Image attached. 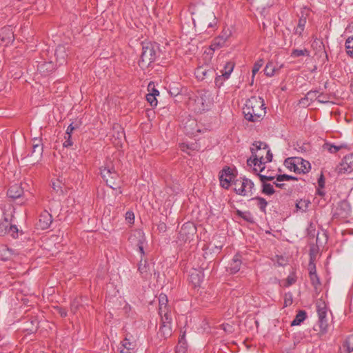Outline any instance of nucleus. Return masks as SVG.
Wrapping results in <instances>:
<instances>
[{"mask_svg": "<svg viewBox=\"0 0 353 353\" xmlns=\"http://www.w3.org/2000/svg\"><path fill=\"white\" fill-rule=\"evenodd\" d=\"M264 100L260 97H252L243 108L245 119L250 122L260 121L266 114Z\"/></svg>", "mask_w": 353, "mask_h": 353, "instance_id": "obj_1", "label": "nucleus"}, {"mask_svg": "<svg viewBox=\"0 0 353 353\" xmlns=\"http://www.w3.org/2000/svg\"><path fill=\"white\" fill-rule=\"evenodd\" d=\"M142 52L139 61L141 68H145L154 62L160 55V49L156 43L142 42Z\"/></svg>", "mask_w": 353, "mask_h": 353, "instance_id": "obj_2", "label": "nucleus"}, {"mask_svg": "<svg viewBox=\"0 0 353 353\" xmlns=\"http://www.w3.org/2000/svg\"><path fill=\"white\" fill-rule=\"evenodd\" d=\"M268 148V145L265 143L261 141H255L252 144V147L250 148L252 157L247 160V164L250 166L252 165L254 166L253 171L261 173L265 170V159L263 155L257 154L259 150L262 149L265 150Z\"/></svg>", "mask_w": 353, "mask_h": 353, "instance_id": "obj_3", "label": "nucleus"}, {"mask_svg": "<svg viewBox=\"0 0 353 353\" xmlns=\"http://www.w3.org/2000/svg\"><path fill=\"white\" fill-rule=\"evenodd\" d=\"M234 181V190L236 194L243 196H250L253 194L254 189V182L245 177L241 178Z\"/></svg>", "mask_w": 353, "mask_h": 353, "instance_id": "obj_4", "label": "nucleus"}, {"mask_svg": "<svg viewBox=\"0 0 353 353\" xmlns=\"http://www.w3.org/2000/svg\"><path fill=\"white\" fill-rule=\"evenodd\" d=\"M316 307L319 316L318 325L320 327V331L323 333L326 332L328 327L327 305L323 300L319 299L316 301Z\"/></svg>", "mask_w": 353, "mask_h": 353, "instance_id": "obj_5", "label": "nucleus"}, {"mask_svg": "<svg viewBox=\"0 0 353 353\" xmlns=\"http://www.w3.org/2000/svg\"><path fill=\"white\" fill-rule=\"evenodd\" d=\"M101 174L102 178L106 181L107 185L111 188L115 189L112 185L114 184V182H112L111 180L117 179L119 174L111 162L101 168Z\"/></svg>", "mask_w": 353, "mask_h": 353, "instance_id": "obj_6", "label": "nucleus"}, {"mask_svg": "<svg viewBox=\"0 0 353 353\" xmlns=\"http://www.w3.org/2000/svg\"><path fill=\"white\" fill-rule=\"evenodd\" d=\"M234 176L232 168L228 166L224 167L219 172V181L221 187L225 189H228Z\"/></svg>", "mask_w": 353, "mask_h": 353, "instance_id": "obj_7", "label": "nucleus"}, {"mask_svg": "<svg viewBox=\"0 0 353 353\" xmlns=\"http://www.w3.org/2000/svg\"><path fill=\"white\" fill-rule=\"evenodd\" d=\"M230 35V31L223 30L219 36L214 39L210 46L211 49L214 51L219 48L225 46Z\"/></svg>", "mask_w": 353, "mask_h": 353, "instance_id": "obj_8", "label": "nucleus"}, {"mask_svg": "<svg viewBox=\"0 0 353 353\" xmlns=\"http://www.w3.org/2000/svg\"><path fill=\"white\" fill-rule=\"evenodd\" d=\"M138 270L141 277L144 279H150L152 272H154V264H150L146 260L143 263V260L140 261Z\"/></svg>", "mask_w": 353, "mask_h": 353, "instance_id": "obj_9", "label": "nucleus"}, {"mask_svg": "<svg viewBox=\"0 0 353 353\" xmlns=\"http://www.w3.org/2000/svg\"><path fill=\"white\" fill-rule=\"evenodd\" d=\"M52 223V216L47 210H43L39 215V221L37 223V228L41 230L48 229Z\"/></svg>", "mask_w": 353, "mask_h": 353, "instance_id": "obj_10", "label": "nucleus"}, {"mask_svg": "<svg viewBox=\"0 0 353 353\" xmlns=\"http://www.w3.org/2000/svg\"><path fill=\"white\" fill-rule=\"evenodd\" d=\"M23 194L24 188L22 187L21 183H14L10 185L7 191L8 196L13 200L20 199Z\"/></svg>", "mask_w": 353, "mask_h": 353, "instance_id": "obj_11", "label": "nucleus"}, {"mask_svg": "<svg viewBox=\"0 0 353 353\" xmlns=\"http://www.w3.org/2000/svg\"><path fill=\"white\" fill-rule=\"evenodd\" d=\"M196 232V228L192 223H185L180 230V236L184 240H190Z\"/></svg>", "mask_w": 353, "mask_h": 353, "instance_id": "obj_12", "label": "nucleus"}, {"mask_svg": "<svg viewBox=\"0 0 353 353\" xmlns=\"http://www.w3.org/2000/svg\"><path fill=\"white\" fill-rule=\"evenodd\" d=\"M351 212V207L347 200L341 201L336 207L335 214L342 217L347 218Z\"/></svg>", "mask_w": 353, "mask_h": 353, "instance_id": "obj_13", "label": "nucleus"}, {"mask_svg": "<svg viewBox=\"0 0 353 353\" xmlns=\"http://www.w3.org/2000/svg\"><path fill=\"white\" fill-rule=\"evenodd\" d=\"M57 64L62 65L66 63L68 57L67 48L63 45H59L54 52Z\"/></svg>", "mask_w": 353, "mask_h": 353, "instance_id": "obj_14", "label": "nucleus"}, {"mask_svg": "<svg viewBox=\"0 0 353 353\" xmlns=\"http://www.w3.org/2000/svg\"><path fill=\"white\" fill-rule=\"evenodd\" d=\"M204 277L203 272L199 269H192L190 272L189 279L194 287L199 286Z\"/></svg>", "mask_w": 353, "mask_h": 353, "instance_id": "obj_15", "label": "nucleus"}, {"mask_svg": "<svg viewBox=\"0 0 353 353\" xmlns=\"http://www.w3.org/2000/svg\"><path fill=\"white\" fill-rule=\"evenodd\" d=\"M241 264V256L239 254H236L234 256L233 259L228 266L227 270L230 274H236L240 270Z\"/></svg>", "mask_w": 353, "mask_h": 353, "instance_id": "obj_16", "label": "nucleus"}, {"mask_svg": "<svg viewBox=\"0 0 353 353\" xmlns=\"http://www.w3.org/2000/svg\"><path fill=\"white\" fill-rule=\"evenodd\" d=\"M196 105L199 106L198 111L202 112L208 110L210 108V101L208 99H206L205 94H202L199 97H197L195 100Z\"/></svg>", "mask_w": 353, "mask_h": 353, "instance_id": "obj_17", "label": "nucleus"}, {"mask_svg": "<svg viewBox=\"0 0 353 353\" xmlns=\"http://www.w3.org/2000/svg\"><path fill=\"white\" fill-rule=\"evenodd\" d=\"M299 157H290L287 158L284 161V165L289 169L290 171H293L296 173L299 172Z\"/></svg>", "mask_w": 353, "mask_h": 353, "instance_id": "obj_18", "label": "nucleus"}, {"mask_svg": "<svg viewBox=\"0 0 353 353\" xmlns=\"http://www.w3.org/2000/svg\"><path fill=\"white\" fill-rule=\"evenodd\" d=\"M43 151V149L42 144H41V140L35 139L32 144L31 156H36L37 161H39L42 157Z\"/></svg>", "mask_w": 353, "mask_h": 353, "instance_id": "obj_19", "label": "nucleus"}, {"mask_svg": "<svg viewBox=\"0 0 353 353\" xmlns=\"http://www.w3.org/2000/svg\"><path fill=\"white\" fill-rule=\"evenodd\" d=\"M54 64L52 61L41 63L38 65V70L44 75H47L54 70Z\"/></svg>", "mask_w": 353, "mask_h": 353, "instance_id": "obj_20", "label": "nucleus"}, {"mask_svg": "<svg viewBox=\"0 0 353 353\" xmlns=\"http://www.w3.org/2000/svg\"><path fill=\"white\" fill-rule=\"evenodd\" d=\"M352 352H353V334L346 339L340 348V353H350Z\"/></svg>", "mask_w": 353, "mask_h": 353, "instance_id": "obj_21", "label": "nucleus"}, {"mask_svg": "<svg viewBox=\"0 0 353 353\" xmlns=\"http://www.w3.org/2000/svg\"><path fill=\"white\" fill-rule=\"evenodd\" d=\"M341 165V170H343L344 172H350L353 170V156L345 157Z\"/></svg>", "mask_w": 353, "mask_h": 353, "instance_id": "obj_22", "label": "nucleus"}, {"mask_svg": "<svg viewBox=\"0 0 353 353\" xmlns=\"http://www.w3.org/2000/svg\"><path fill=\"white\" fill-rule=\"evenodd\" d=\"M298 168L299 174L307 173L311 169L310 163L308 161L304 160L303 159L299 157Z\"/></svg>", "mask_w": 353, "mask_h": 353, "instance_id": "obj_23", "label": "nucleus"}, {"mask_svg": "<svg viewBox=\"0 0 353 353\" xmlns=\"http://www.w3.org/2000/svg\"><path fill=\"white\" fill-rule=\"evenodd\" d=\"M162 337L166 339L172 335V327L170 324H161L159 332Z\"/></svg>", "mask_w": 353, "mask_h": 353, "instance_id": "obj_24", "label": "nucleus"}, {"mask_svg": "<svg viewBox=\"0 0 353 353\" xmlns=\"http://www.w3.org/2000/svg\"><path fill=\"white\" fill-rule=\"evenodd\" d=\"M236 214L242 218L244 221L250 223H254V219L252 216V213L250 211H241L239 210H236Z\"/></svg>", "mask_w": 353, "mask_h": 353, "instance_id": "obj_25", "label": "nucleus"}, {"mask_svg": "<svg viewBox=\"0 0 353 353\" xmlns=\"http://www.w3.org/2000/svg\"><path fill=\"white\" fill-rule=\"evenodd\" d=\"M251 200L256 201V205L262 212H266V207L268 205V202L264 198L256 196L252 198Z\"/></svg>", "mask_w": 353, "mask_h": 353, "instance_id": "obj_26", "label": "nucleus"}, {"mask_svg": "<svg viewBox=\"0 0 353 353\" xmlns=\"http://www.w3.org/2000/svg\"><path fill=\"white\" fill-rule=\"evenodd\" d=\"M307 314L304 310H300L296 315L294 319L292 321L291 325H300L306 318Z\"/></svg>", "mask_w": 353, "mask_h": 353, "instance_id": "obj_27", "label": "nucleus"}, {"mask_svg": "<svg viewBox=\"0 0 353 353\" xmlns=\"http://www.w3.org/2000/svg\"><path fill=\"white\" fill-rule=\"evenodd\" d=\"M347 54L353 58V36L348 37L345 43Z\"/></svg>", "mask_w": 353, "mask_h": 353, "instance_id": "obj_28", "label": "nucleus"}, {"mask_svg": "<svg viewBox=\"0 0 353 353\" xmlns=\"http://www.w3.org/2000/svg\"><path fill=\"white\" fill-rule=\"evenodd\" d=\"M234 68V63L232 61H228L224 66V72L222 73V76L225 79H228Z\"/></svg>", "mask_w": 353, "mask_h": 353, "instance_id": "obj_29", "label": "nucleus"}, {"mask_svg": "<svg viewBox=\"0 0 353 353\" xmlns=\"http://www.w3.org/2000/svg\"><path fill=\"white\" fill-rule=\"evenodd\" d=\"M301 56L310 57L309 50L306 48H304L303 50L293 49L290 54V57L293 58L299 57Z\"/></svg>", "mask_w": 353, "mask_h": 353, "instance_id": "obj_30", "label": "nucleus"}, {"mask_svg": "<svg viewBox=\"0 0 353 353\" xmlns=\"http://www.w3.org/2000/svg\"><path fill=\"white\" fill-rule=\"evenodd\" d=\"M310 204V201L305 199H300L297 201L296 203V208L297 210H300L301 212H305Z\"/></svg>", "mask_w": 353, "mask_h": 353, "instance_id": "obj_31", "label": "nucleus"}, {"mask_svg": "<svg viewBox=\"0 0 353 353\" xmlns=\"http://www.w3.org/2000/svg\"><path fill=\"white\" fill-rule=\"evenodd\" d=\"M276 71L275 66L273 62L269 61L264 69V73L268 77H272L274 75Z\"/></svg>", "mask_w": 353, "mask_h": 353, "instance_id": "obj_32", "label": "nucleus"}, {"mask_svg": "<svg viewBox=\"0 0 353 353\" xmlns=\"http://www.w3.org/2000/svg\"><path fill=\"white\" fill-rule=\"evenodd\" d=\"M159 313L160 315L162 314V312H163V308L165 309L167 303H168V298L167 296L164 294H161L159 296Z\"/></svg>", "mask_w": 353, "mask_h": 353, "instance_id": "obj_33", "label": "nucleus"}, {"mask_svg": "<svg viewBox=\"0 0 353 353\" xmlns=\"http://www.w3.org/2000/svg\"><path fill=\"white\" fill-rule=\"evenodd\" d=\"M169 93L172 97H176L181 92V87L179 84L173 83L169 86Z\"/></svg>", "mask_w": 353, "mask_h": 353, "instance_id": "obj_34", "label": "nucleus"}, {"mask_svg": "<svg viewBox=\"0 0 353 353\" xmlns=\"http://www.w3.org/2000/svg\"><path fill=\"white\" fill-rule=\"evenodd\" d=\"M139 240L137 243V246L139 248V252L141 255L144 254V250H143V243L145 241V236L143 232L138 231L137 232Z\"/></svg>", "mask_w": 353, "mask_h": 353, "instance_id": "obj_35", "label": "nucleus"}, {"mask_svg": "<svg viewBox=\"0 0 353 353\" xmlns=\"http://www.w3.org/2000/svg\"><path fill=\"white\" fill-rule=\"evenodd\" d=\"M10 223L7 219L0 223V235L4 236L8 234Z\"/></svg>", "mask_w": 353, "mask_h": 353, "instance_id": "obj_36", "label": "nucleus"}, {"mask_svg": "<svg viewBox=\"0 0 353 353\" xmlns=\"http://www.w3.org/2000/svg\"><path fill=\"white\" fill-rule=\"evenodd\" d=\"M1 33L2 34H6L7 38L2 37L1 39L3 41H5L6 40L8 41H13L14 40V34L13 32L11 31L9 27H4L1 29Z\"/></svg>", "mask_w": 353, "mask_h": 353, "instance_id": "obj_37", "label": "nucleus"}, {"mask_svg": "<svg viewBox=\"0 0 353 353\" xmlns=\"http://www.w3.org/2000/svg\"><path fill=\"white\" fill-rule=\"evenodd\" d=\"M305 23H306V18L305 17H301L299 20V23H298V26L296 28V30H295V32L296 34H298L299 35H301L303 30H304V27L305 26Z\"/></svg>", "mask_w": 353, "mask_h": 353, "instance_id": "obj_38", "label": "nucleus"}, {"mask_svg": "<svg viewBox=\"0 0 353 353\" xmlns=\"http://www.w3.org/2000/svg\"><path fill=\"white\" fill-rule=\"evenodd\" d=\"M323 148L325 149H327L331 153H336V152L339 151L341 148H343V145H335L334 144L325 143L324 144Z\"/></svg>", "mask_w": 353, "mask_h": 353, "instance_id": "obj_39", "label": "nucleus"}, {"mask_svg": "<svg viewBox=\"0 0 353 353\" xmlns=\"http://www.w3.org/2000/svg\"><path fill=\"white\" fill-rule=\"evenodd\" d=\"M262 192L267 195H272L275 192V190L273 185L270 183H263Z\"/></svg>", "mask_w": 353, "mask_h": 353, "instance_id": "obj_40", "label": "nucleus"}, {"mask_svg": "<svg viewBox=\"0 0 353 353\" xmlns=\"http://www.w3.org/2000/svg\"><path fill=\"white\" fill-rule=\"evenodd\" d=\"M310 281L312 285L314 287L315 289H317V288L321 285V282L319 277L318 276L317 274H314L309 275Z\"/></svg>", "mask_w": 353, "mask_h": 353, "instance_id": "obj_41", "label": "nucleus"}, {"mask_svg": "<svg viewBox=\"0 0 353 353\" xmlns=\"http://www.w3.org/2000/svg\"><path fill=\"white\" fill-rule=\"evenodd\" d=\"M18 232L19 230L17 227L15 225H12L10 223L7 234H9L14 239H16L18 237Z\"/></svg>", "mask_w": 353, "mask_h": 353, "instance_id": "obj_42", "label": "nucleus"}, {"mask_svg": "<svg viewBox=\"0 0 353 353\" xmlns=\"http://www.w3.org/2000/svg\"><path fill=\"white\" fill-rule=\"evenodd\" d=\"M148 90L149 92V94H152V96L157 97L159 95V92L157 89L155 88V85L154 82H150L148 85Z\"/></svg>", "mask_w": 353, "mask_h": 353, "instance_id": "obj_43", "label": "nucleus"}, {"mask_svg": "<svg viewBox=\"0 0 353 353\" xmlns=\"http://www.w3.org/2000/svg\"><path fill=\"white\" fill-rule=\"evenodd\" d=\"M276 180L277 181H283L290 180H297V178L288 174H279L276 176Z\"/></svg>", "mask_w": 353, "mask_h": 353, "instance_id": "obj_44", "label": "nucleus"}, {"mask_svg": "<svg viewBox=\"0 0 353 353\" xmlns=\"http://www.w3.org/2000/svg\"><path fill=\"white\" fill-rule=\"evenodd\" d=\"M263 65V59L258 60L254 64L253 68H252V70L253 76H254L259 71V70L261 69V68L262 67Z\"/></svg>", "mask_w": 353, "mask_h": 353, "instance_id": "obj_45", "label": "nucleus"}, {"mask_svg": "<svg viewBox=\"0 0 353 353\" xmlns=\"http://www.w3.org/2000/svg\"><path fill=\"white\" fill-rule=\"evenodd\" d=\"M164 312V314L163 315V314L161 315V324H170L171 325V323H172V317H171V315L170 314H168V312H166L165 310H163Z\"/></svg>", "mask_w": 353, "mask_h": 353, "instance_id": "obj_46", "label": "nucleus"}, {"mask_svg": "<svg viewBox=\"0 0 353 353\" xmlns=\"http://www.w3.org/2000/svg\"><path fill=\"white\" fill-rule=\"evenodd\" d=\"M292 294L291 292H288V293H285V296H284V303H283V306L284 307H288V306H290L292 304Z\"/></svg>", "mask_w": 353, "mask_h": 353, "instance_id": "obj_47", "label": "nucleus"}, {"mask_svg": "<svg viewBox=\"0 0 353 353\" xmlns=\"http://www.w3.org/2000/svg\"><path fill=\"white\" fill-rule=\"evenodd\" d=\"M307 269H308V272H309V275L314 274L316 273V265L314 262V259L312 256H310V262L308 264Z\"/></svg>", "mask_w": 353, "mask_h": 353, "instance_id": "obj_48", "label": "nucleus"}, {"mask_svg": "<svg viewBox=\"0 0 353 353\" xmlns=\"http://www.w3.org/2000/svg\"><path fill=\"white\" fill-rule=\"evenodd\" d=\"M296 281V277L294 273L290 274L285 281V284L284 285L285 287H289L291 285L294 284Z\"/></svg>", "mask_w": 353, "mask_h": 353, "instance_id": "obj_49", "label": "nucleus"}, {"mask_svg": "<svg viewBox=\"0 0 353 353\" xmlns=\"http://www.w3.org/2000/svg\"><path fill=\"white\" fill-rule=\"evenodd\" d=\"M146 99L151 106L156 107L157 105V99L156 97L148 94L146 95Z\"/></svg>", "mask_w": 353, "mask_h": 353, "instance_id": "obj_50", "label": "nucleus"}, {"mask_svg": "<svg viewBox=\"0 0 353 353\" xmlns=\"http://www.w3.org/2000/svg\"><path fill=\"white\" fill-rule=\"evenodd\" d=\"M64 138L65 141L63 143V147L68 148L73 145V142L72 141V134H65Z\"/></svg>", "mask_w": 353, "mask_h": 353, "instance_id": "obj_51", "label": "nucleus"}, {"mask_svg": "<svg viewBox=\"0 0 353 353\" xmlns=\"http://www.w3.org/2000/svg\"><path fill=\"white\" fill-rule=\"evenodd\" d=\"M122 346L127 350H133L134 348V345L130 342L127 338L122 341Z\"/></svg>", "mask_w": 353, "mask_h": 353, "instance_id": "obj_52", "label": "nucleus"}, {"mask_svg": "<svg viewBox=\"0 0 353 353\" xmlns=\"http://www.w3.org/2000/svg\"><path fill=\"white\" fill-rule=\"evenodd\" d=\"M316 100L321 103H327L329 102V97L327 94H319L316 97Z\"/></svg>", "mask_w": 353, "mask_h": 353, "instance_id": "obj_53", "label": "nucleus"}, {"mask_svg": "<svg viewBox=\"0 0 353 353\" xmlns=\"http://www.w3.org/2000/svg\"><path fill=\"white\" fill-rule=\"evenodd\" d=\"M257 175L259 177L260 181L263 183H266V181H272L276 179V176H268V175L262 174L261 173H258Z\"/></svg>", "mask_w": 353, "mask_h": 353, "instance_id": "obj_54", "label": "nucleus"}, {"mask_svg": "<svg viewBox=\"0 0 353 353\" xmlns=\"http://www.w3.org/2000/svg\"><path fill=\"white\" fill-rule=\"evenodd\" d=\"M196 72H197V77H201L199 76V74L201 73L203 74V77L201 78L205 79L207 77V75L209 72L213 73V71L212 70H203V68H199L197 70Z\"/></svg>", "mask_w": 353, "mask_h": 353, "instance_id": "obj_55", "label": "nucleus"}, {"mask_svg": "<svg viewBox=\"0 0 353 353\" xmlns=\"http://www.w3.org/2000/svg\"><path fill=\"white\" fill-rule=\"evenodd\" d=\"M79 128L78 124L70 123L67 128L65 134H72V132Z\"/></svg>", "mask_w": 353, "mask_h": 353, "instance_id": "obj_56", "label": "nucleus"}, {"mask_svg": "<svg viewBox=\"0 0 353 353\" xmlns=\"http://www.w3.org/2000/svg\"><path fill=\"white\" fill-rule=\"evenodd\" d=\"M262 150H263L266 153V157H264L265 163L271 162L272 160L273 156H272V154L271 153L270 150H268V147L265 150L262 149L261 151H262Z\"/></svg>", "mask_w": 353, "mask_h": 353, "instance_id": "obj_57", "label": "nucleus"}, {"mask_svg": "<svg viewBox=\"0 0 353 353\" xmlns=\"http://www.w3.org/2000/svg\"><path fill=\"white\" fill-rule=\"evenodd\" d=\"M319 91L317 90H311L307 93V98H309L310 100H313L314 99H316V97L319 95Z\"/></svg>", "mask_w": 353, "mask_h": 353, "instance_id": "obj_58", "label": "nucleus"}, {"mask_svg": "<svg viewBox=\"0 0 353 353\" xmlns=\"http://www.w3.org/2000/svg\"><path fill=\"white\" fill-rule=\"evenodd\" d=\"M56 310L61 317H65L68 315L67 310L65 308L57 307Z\"/></svg>", "mask_w": 353, "mask_h": 353, "instance_id": "obj_59", "label": "nucleus"}, {"mask_svg": "<svg viewBox=\"0 0 353 353\" xmlns=\"http://www.w3.org/2000/svg\"><path fill=\"white\" fill-rule=\"evenodd\" d=\"M59 183H60L59 182H57V183L53 182L52 183V188L57 192H63L62 188Z\"/></svg>", "mask_w": 353, "mask_h": 353, "instance_id": "obj_60", "label": "nucleus"}, {"mask_svg": "<svg viewBox=\"0 0 353 353\" xmlns=\"http://www.w3.org/2000/svg\"><path fill=\"white\" fill-rule=\"evenodd\" d=\"M318 185L321 188H323L325 187V178L323 174H321L319 179H318Z\"/></svg>", "mask_w": 353, "mask_h": 353, "instance_id": "obj_61", "label": "nucleus"}, {"mask_svg": "<svg viewBox=\"0 0 353 353\" xmlns=\"http://www.w3.org/2000/svg\"><path fill=\"white\" fill-rule=\"evenodd\" d=\"M157 229L160 232H165L167 229L166 224L163 222L160 223L157 226Z\"/></svg>", "mask_w": 353, "mask_h": 353, "instance_id": "obj_62", "label": "nucleus"}, {"mask_svg": "<svg viewBox=\"0 0 353 353\" xmlns=\"http://www.w3.org/2000/svg\"><path fill=\"white\" fill-rule=\"evenodd\" d=\"M223 77V76L220 75V76H217L216 78H215V84L218 86H221L223 83L222 82V78Z\"/></svg>", "mask_w": 353, "mask_h": 353, "instance_id": "obj_63", "label": "nucleus"}, {"mask_svg": "<svg viewBox=\"0 0 353 353\" xmlns=\"http://www.w3.org/2000/svg\"><path fill=\"white\" fill-rule=\"evenodd\" d=\"M280 182L281 181H276V182H274V184L275 185L276 187H277L279 188L284 189L285 186V183H281Z\"/></svg>", "mask_w": 353, "mask_h": 353, "instance_id": "obj_64", "label": "nucleus"}]
</instances>
